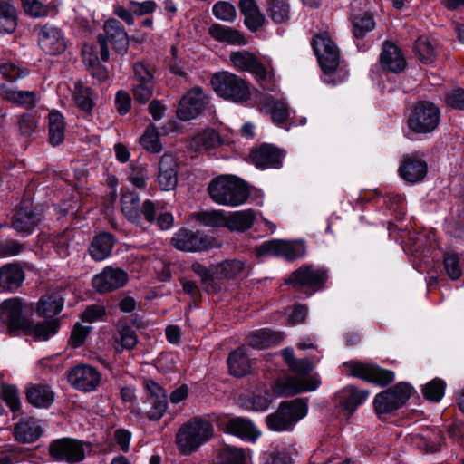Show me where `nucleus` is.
<instances>
[{
  "label": "nucleus",
  "instance_id": "nucleus-1",
  "mask_svg": "<svg viewBox=\"0 0 464 464\" xmlns=\"http://www.w3.org/2000/svg\"><path fill=\"white\" fill-rule=\"evenodd\" d=\"M311 44L324 72V82L333 85L343 82L348 77V72L340 66V52L330 35L319 34Z\"/></svg>",
  "mask_w": 464,
  "mask_h": 464
},
{
  "label": "nucleus",
  "instance_id": "nucleus-2",
  "mask_svg": "<svg viewBox=\"0 0 464 464\" xmlns=\"http://www.w3.org/2000/svg\"><path fill=\"white\" fill-rule=\"evenodd\" d=\"M289 369L299 376L278 379L272 386L275 395L292 396L303 392L315 391L321 385L318 376H306L314 369V363L308 359H295Z\"/></svg>",
  "mask_w": 464,
  "mask_h": 464
},
{
  "label": "nucleus",
  "instance_id": "nucleus-3",
  "mask_svg": "<svg viewBox=\"0 0 464 464\" xmlns=\"http://www.w3.org/2000/svg\"><path fill=\"white\" fill-rule=\"evenodd\" d=\"M214 427L206 418L196 416L183 423L175 436V443L180 454L190 455L211 440Z\"/></svg>",
  "mask_w": 464,
  "mask_h": 464
},
{
  "label": "nucleus",
  "instance_id": "nucleus-4",
  "mask_svg": "<svg viewBox=\"0 0 464 464\" xmlns=\"http://www.w3.org/2000/svg\"><path fill=\"white\" fill-rule=\"evenodd\" d=\"M208 190L211 199L223 206L237 207L246 203L249 198L246 184L240 179L230 175H221L214 179Z\"/></svg>",
  "mask_w": 464,
  "mask_h": 464
},
{
  "label": "nucleus",
  "instance_id": "nucleus-5",
  "mask_svg": "<svg viewBox=\"0 0 464 464\" xmlns=\"http://www.w3.org/2000/svg\"><path fill=\"white\" fill-rule=\"evenodd\" d=\"M308 411L307 401L297 398L283 401L278 409L266 416V423L270 430L276 432L289 431L295 424L304 419Z\"/></svg>",
  "mask_w": 464,
  "mask_h": 464
},
{
  "label": "nucleus",
  "instance_id": "nucleus-6",
  "mask_svg": "<svg viewBox=\"0 0 464 464\" xmlns=\"http://www.w3.org/2000/svg\"><path fill=\"white\" fill-rule=\"evenodd\" d=\"M211 85L217 95L227 101L241 103L250 98L249 83L229 72L215 73L211 78Z\"/></svg>",
  "mask_w": 464,
  "mask_h": 464
},
{
  "label": "nucleus",
  "instance_id": "nucleus-7",
  "mask_svg": "<svg viewBox=\"0 0 464 464\" xmlns=\"http://www.w3.org/2000/svg\"><path fill=\"white\" fill-rule=\"evenodd\" d=\"M440 111L439 107L428 101H420L414 104L408 119V128L417 134H429L439 126Z\"/></svg>",
  "mask_w": 464,
  "mask_h": 464
},
{
  "label": "nucleus",
  "instance_id": "nucleus-8",
  "mask_svg": "<svg viewBox=\"0 0 464 464\" xmlns=\"http://www.w3.org/2000/svg\"><path fill=\"white\" fill-rule=\"evenodd\" d=\"M120 201L121 212L129 222L138 227H142L144 221L149 225L154 223L157 207L151 200L146 199L140 205L138 195L133 192H125L121 195Z\"/></svg>",
  "mask_w": 464,
  "mask_h": 464
},
{
  "label": "nucleus",
  "instance_id": "nucleus-9",
  "mask_svg": "<svg viewBox=\"0 0 464 464\" xmlns=\"http://www.w3.org/2000/svg\"><path fill=\"white\" fill-rule=\"evenodd\" d=\"M104 32L105 35L98 36L101 60L106 62L110 57L108 43L113 46L116 53L124 54L129 47V36L121 23L115 19L107 21L104 24Z\"/></svg>",
  "mask_w": 464,
  "mask_h": 464
},
{
  "label": "nucleus",
  "instance_id": "nucleus-10",
  "mask_svg": "<svg viewBox=\"0 0 464 464\" xmlns=\"http://www.w3.org/2000/svg\"><path fill=\"white\" fill-rule=\"evenodd\" d=\"M411 389L406 382L396 385L379 392L373 400V407L377 415L391 413L402 407L411 397Z\"/></svg>",
  "mask_w": 464,
  "mask_h": 464
},
{
  "label": "nucleus",
  "instance_id": "nucleus-11",
  "mask_svg": "<svg viewBox=\"0 0 464 464\" xmlns=\"http://www.w3.org/2000/svg\"><path fill=\"white\" fill-rule=\"evenodd\" d=\"M256 252L258 256H273L292 262L304 257L306 254V247L301 240L274 239L263 242L256 248Z\"/></svg>",
  "mask_w": 464,
  "mask_h": 464
},
{
  "label": "nucleus",
  "instance_id": "nucleus-12",
  "mask_svg": "<svg viewBox=\"0 0 464 464\" xmlns=\"http://www.w3.org/2000/svg\"><path fill=\"white\" fill-rule=\"evenodd\" d=\"M327 278L328 275L325 269L313 266H303L293 272L285 279V283L292 285L296 291H301L304 288L312 290L306 292L307 295H311L312 292L322 288Z\"/></svg>",
  "mask_w": 464,
  "mask_h": 464
},
{
  "label": "nucleus",
  "instance_id": "nucleus-13",
  "mask_svg": "<svg viewBox=\"0 0 464 464\" xmlns=\"http://www.w3.org/2000/svg\"><path fill=\"white\" fill-rule=\"evenodd\" d=\"M173 246L183 252H204L219 246L214 237H209L199 231L181 228L171 238Z\"/></svg>",
  "mask_w": 464,
  "mask_h": 464
},
{
  "label": "nucleus",
  "instance_id": "nucleus-14",
  "mask_svg": "<svg viewBox=\"0 0 464 464\" xmlns=\"http://www.w3.org/2000/svg\"><path fill=\"white\" fill-rule=\"evenodd\" d=\"M49 454L56 461L73 464L84 459L85 449L81 440L63 438L50 444Z\"/></svg>",
  "mask_w": 464,
  "mask_h": 464
},
{
  "label": "nucleus",
  "instance_id": "nucleus-15",
  "mask_svg": "<svg viewBox=\"0 0 464 464\" xmlns=\"http://www.w3.org/2000/svg\"><path fill=\"white\" fill-rule=\"evenodd\" d=\"M350 374L376 383L380 386H386L394 381L395 374L392 371L386 370L375 364H368L358 362L345 363Z\"/></svg>",
  "mask_w": 464,
  "mask_h": 464
},
{
  "label": "nucleus",
  "instance_id": "nucleus-16",
  "mask_svg": "<svg viewBox=\"0 0 464 464\" xmlns=\"http://www.w3.org/2000/svg\"><path fill=\"white\" fill-rule=\"evenodd\" d=\"M101 373L98 370L88 364H79L67 372V380L72 387L84 392L95 391L101 382Z\"/></svg>",
  "mask_w": 464,
  "mask_h": 464
},
{
  "label": "nucleus",
  "instance_id": "nucleus-17",
  "mask_svg": "<svg viewBox=\"0 0 464 464\" xmlns=\"http://www.w3.org/2000/svg\"><path fill=\"white\" fill-rule=\"evenodd\" d=\"M208 103V98L201 88L189 90L180 100L177 116L182 121H190L203 112Z\"/></svg>",
  "mask_w": 464,
  "mask_h": 464
},
{
  "label": "nucleus",
  "instance_id": "nucleus-18",
  "mask_svg": "<svg viewBox=\"0 0 464 464\" xmlns=\"http://www.w3.org/2000/svg\"><path fill=\"white\" fill-rule=\"evenodd\" d=\"M23 301L20 297H12L0 304V321L10 333L23 330L28 320L23 315Z\"/></svg>",
  "mask_w": 464,
  "mask_h": 464
},
{
  "label": "nucleus",
  "instance_id": "nucleus-19",
  "mask_svg": "<svg viewBox=\"0 0 464 464\" xmlns=\"http://www.w3.org/2000/svg\"><path fill=\"white\" fill-rule=\"evenodd\" d=\"M43 219V211L31 204L24 203L12 218V227L17 232L24 235L31 234Z\"/></svg>",
  "mask_w": 464,
  "mask_h": 464
},
{
  "label": "nucleus",
  "instance_id": "nucleus-20",
  "mask_svg": "<svg viewBox=\"0 0 464 464\" xmlns=\"http://www.w3.org/2000/svg\"><path fill=\"white\" fill-rule=\"evenodd\" d=\"M128 274L121 268L106 266L92 279V286L99 293H108L125 285Z\"/></svg>",
  "mask_w": 464,
  "mask_h": 464
},
{
  "label": "nucleus",
  "instance_id": "nucleus-21",
  "mask_svg": "<svg viewBox=\"0 0 464 464\" xmlns=\"http://www.w3.org/2000/svg\"><path fill=\"white\" fill-rule=\"evenodd\" d=\"M39 47L49 55H59L66 49L63 33L51 24L44 25L38 33Z\"/></svg>",
  "mask_w": 464,
  "mask_h": 464
},
{
  "label": "nucleus",
  "instance_id": "nucleus-22",
  "mask_svg": "<svg viewBox=\"0 0 464 464\" xmlns=\"http://www.w3.org/2000/svg\"><path fill=\"white\" fill-rule=\"evenodd\" d=\"M284 152L278 148L263 144L253 150L250 154L252 162L259 169H279L283 165Z\"/></svg>",
  "mask_w": 464,
  "mask_h": 464
},
{
  "label": "nucleus",
  "instance_id": "nucleus-23",
  "mask_svg": "<svg viewBox=\"0 0 464 464\" xmlns=\"http://www.w3.org/2000/svg\"><path fill=\"white\" fill-rule=\"evenodd\" d=\"M427 172V162L417 154L404 156L399 167L400 176L410 183L421 181Z\"/></svg>",
  "mask_w": 464,
  "mask_h": 464
},
{
  "label": "nucleus",
  "instance_id": "nucleus-24",
  "mask_svg": "<svg viewBox=\"0 0 464 464\" xmlns=\"http://www.w3.org/2000/svg\"><path fill=\"white\" fill-rule=\"evenodd\" d=\"M0 91L3 99L25 109L34 108L40 100L38 92L18 90L7 82L0 85Z\"/></svg>",
  "mask_w": 464,
  "mask_h": 464
},
{
  "label": "nucleus",
  "instance_id": "nucleus-25",
  "mask_svg": "<svg viewBox=\"0 0 464 464\" xmlns=\"http://www.w3.org/2000/svg\"><path fill=\"white\" fill-rule=\"evenodd\" d=\"M25 279V273L17 262H10L0 266V289L4 292L17 291Z\"/></svg>",
  "mask_w": 464,
  "mask_h": 464
},
{
  "label": "nucleus",
  "instance_id": "nucleus-26",
  "mask_svg": "<svg viewBox=\"0 0 464 464\" xmlns=\"http://www.w3.org/2000/svg\"><path fill=\"white\" fill-rule=\"evenodd\" d=\"M230 61L237 69L251 72L260 80L266 77V70L265 66L253 53L249 52H232L230 54Z\"/></svg>",
  "mask_w": 464,
  "mask_h": 464
},
{
  "label": "nucleus",
  "instance_id": "nucleus-27",
  "mask_svg": "<svg viewBox=\"0 0 464 464\" xmlns=\"http://www.w3.org/2000/svg\"><path fill=\"white\" fill-rule=\"evenodd\" d=\"M370 392L366 390H358L354 386H347L339 391L336 394L339 406L351 416L357 408L369 397Z\"/></svg>",
  "mask_w": 464,
  "mask_h": 464
},
{
  "label": "nucleus",
  "instance_id": "nucleus-28",
  "mask_svg": "<svg viewBox=\"0 0 464 464\" xmlns=\"http://www.w3.org/2000/svg\"><path fill=\"white\" fill-rule=\"evenodd\" d=\"M380 63L382 69L395 73L402 72L406 67V60L401 50L389 41L382 44Z\"/></svg>",
  "mask_w": 464,
  "mask_h": 464
},
{
  "label": "nucleus",
  "instance_id": "nucleus-29",
  "mask_svg": "<svg viewBox=\"0 0 464 464\" xmlns=\"http://www.w3.org/2000/svg\"><path fill=\"white\" fill-rule=\"evenodd\" d=\"M159 184L163 190H170L177 185V162L170 154H164L159 162Z\"/></svg>",
  "mask_w": 464,
  "mask_h": 464
},
{
  "label": "nucleus",
  "instance_id": "nucleus-30",
  "mask_svg": "<svg viewBox=\"0 0 464 464\" xmlns=\"http://www.w3.org/2000/svg\"><path fill=\"white\" fill-rule=\"evenodd\" d=\"M219 143V134L214 129L206 128L191 137L187 148L188 151L198 153L215 148Z\"/></svg>",
  "mask_w": 464,
  "mask_h": 464
},
{
  "label": "nucleus",
  "instance_id": "nucleus-31",
  "mask_svg": "<svg viewBox=\"0 0 464 464\" xmlns=\"http://www.w3.org/2000/svg\"><path fill=\"white\" fill-rule=\"evenodd\" d=\"M26 398L34 407L47 409L53 403L55 393L48 384L36 383L27 388Z\"/></svg>",
  "mask_w": 464,
  "mask_h": 464
},
{
  "label": "nucleus",
  "instance_id": "nucleus-32",
  "mask_svg": "<svg viewBox=\"0 0 464 464\" xmlns=\"http://www.w3.org/2000/svg\"><path fill=\"white\" fill-rule=\"evenodd\" d=\"M226 431L252 442L261 434L250 420L242 417L230 419L226 425Z\"/></svg>",
  "mask_w": 464,
  "mask_h": 464
},
{
  "label": "nucleus",
  "instance_id": "nucleus-33",
  "mask_svg": "<svg viewBox=\"0 0 464 464\" xmlns=\"http://www.w3.org/2000/svg\"><path fill=\"white\" fill-rule=\"evenodd\" d=\"M115 244L114 237L108 232H102L95 236L89 246L91 257L101 262L105 260L111 253Z\"/></svg>",
  "mask_w": 464,
  "mask_h": 464
},
{
  "label": "nucleus",
  "instance_id": "nucleus-34",
  "mask_svg": "<svg viewBox=\"0 0 464 464\" xmlns=\"http://www.w3.org/2000/svg\"><path fill=\"white\" fill-rule=\"evenodd\" d=\"M283 339V333L265 328L250 334L247 337V343L255 349L263 350L280 343Z\"/></svg>",
  "mask_w": 464,
  "mask_h": 464
},
{
  "label": "nucleus",
  "instance_id": "nucleus-35",
  "mask_svg": "<svg viewBox=\"0 0 464 464\" xmlns=\"http://www.w3.org/2000/svg\"><path fill=\"white\" fill-rule=\"evenodd\" d=\"M63 296L61 291H53L43 296L37 303V314L44 317L58 314L63 307Z\"/></svg>",
  "mask_w": 464,
  "mask_h": 464
},
{
  "label": "nucleus",
  "instance_id": "nucleus-36",
  "mask_svg": "<svg viewBox=\"0 0 464 464\" xmlns=\"http://www.w3.org/2000/svg\"><path fill=\"white\" fill-rule=\"evenodd\" d=\"M255 219L256 214L252 209L235 211L226 216L225 227L230 231L244 232L252 227Z\"/></svg>",
  "mask_w": 464,
  "mask_h": 464
},
{
  "label": "nucleus",
  "instance_id": "nucleus-37",
  "mask_svg": "<svg viewBox=\"0 0 464 464\" xmlns=\"http://www.w3.org/2000/svg\"><path fill=\"white\" fill-rule=\"evenodd\" d=\"M208 34L215 40L227 43L231 45L246 44V38L238 30L221 25L219 24H212L208 29Z\"/></svg>",
  "mask_w": 464,
  "mask_h": 464
},
{
  "label": "nucleus",
  "instance_id": "nucleus-38",
  "mask_svg": "<svg viewBox=\"0 0 464 464\" xmlns=\"http://www.w3.org/2000/svg\"><path fill=\"white\" fill-rule=\"evenodd\" d=\"M115 349L121 353L123 350H132L138 343V337L135 330L126 323L119 324L113 334Z\"/></svg>",
  "mask_w": 464,
  "mask_h": 464
},
{
  "label": "nucleus",
  "instance_id": "nucleus-39",
  "mask_svg": "<svg viewBox=\"0 0 464 464\" xmlns=\"http://www.w3.org/2000/svg\"><path fill=\"white\" fill-rule=\"evenodd\" d=\"M227 365L231 374L242 377L250 372L251 362L244 347L232 351L227 358Z\"/></svg>",
  "mask_w": 464,
  "mask_h": 464
},
{
  "label": "nucleus",
  "instance_id": "nucleus-40",
  "mask_svg": "<svg viewBox=\"0 0 464 464\" xmlns=\"http://www.w3.org/2000/svg\"><path fill=\"white\" fill-rule=\"evenodd\" d=\"M239 10L245 16V24L251 31H256L264 24L265 16L255 0H241Z\"/></svg>",
  "mask_w": 464,
  "mask_h": 464
},
{
  "label": "nucleus",
  "instance_id": "nucleus-41",
  "mask_svg": "<svg viewBox=\"0 0 464 464\" xmlns=\"http://www.w3.org/2000/svg\"><path fill=\"white\" fill-rule=\"evenodd\" d=\"M82 56L90 74L99 82H105L109 77V73L106 67L100 63L97 51L92 46L84 45Z\"/></svg>",
  "mask_w": 464,
  "mask_h": 464
},
{
  "label": "nucleus",
  "instance_id": "nucleus-42",
  "mask_svg": "<svg viewBox=\"0 0 464 464\" xmlns=\"http://www.w3.org/2000/svg\"><path fill=\"white\" fill-rule=\"evenodd\" d=\"M260 105L264 111L271 114L272 121L276 124L286 122L290 116L287 105L283 101L276 100L271 96L265 97Z\"/></svg>",
  "mask_w": 464,
  "mask_h": 464
},
{
  "label": "nucleus",
  "instance_id": "nucleus-43",
  "mask_svg": "<svg viewBox=\"0 0 464 464\" xmlns=\"http://www.w3.org/2000/svg\"><path fill=\"white\" fill-rule=\"evenodd\" d=\"M14 437L23 443H31L37 440L41 434L42 429L38 422L34 420L28 419L18 422L14 426Z\"/></svg>",
  "mask_w": 464,
  "mask_h": 464
},
{
  "label": "nucleus",
  "instance_id": "nucleus-44",
  "mask_svg": "<svg viewBox=\"0 0 464 464\" xmlns=\"http://www.w3.org/2000/svg\"><path fill=\"white\" fill-rule=\"evenodd\" d=\"M59 323L56 320L45 321L36 324L28 321L27 326L23 331L28 335L34 336L36 341H47L57 333Z\"/></svg>",
  "mask_w": 464,
  "mask_h": 464
},
{
  "label": "nucleus",
  "instance_id": "nucleus-45",
  "mask_svg": "<svg viewBox=\"0 0 464 464\" xmlns=\"http://www.w3.org/2000/svg\"><path fill=\"white\" fill-rule=\"evenodd\" d=\"M146 409L141 411L140 410H134L132 412L138 416L147 418L151 421L160 420L165 414L168 409V398L167 399H146L145 401Z\"/></svg>",
  "mask_w": 464,
  "mask_h": 464
},
{
  "label": "nucleus",
  "instance_id": "nucleus-46",
  "mask_svg": "<svg viewBox=\"0 0 464 464\" xmlns=\"http://www.w3.org/2000/svg\"><path fill=\"white\" fill-rule=\"evenodd\" d=\"M74 102L86 116H90L94 107V94L90 87L81 82L75 84Z\"/></svg>",
  "mask_w": 464,
  "mask_h": 464
},
{
  "label": "nucleus",
  "instance_id": "nucleus-47",
  "mask_svg": "<svg viewBox=\"0 0 464 464\" xmlns=\"http://www.w3.org/2000/svg\"><path fill=\"white\" fill-rule=\"evenodd\" d=\"M64 119L58 111L49 113V140L53 146L59 145L64 140Z\"/></svg>",
  "mask_w": 464,
  "mask_h": 464
},
{
  "label": "nucleus",
  "instance_id": "nucleus-48",
  "mask_svg": "<svg viewBox=\"0 0 464 464\" xmlns=\"http://www.w3.org/2000/svg\"><path fill=\"white\" fill-rule=\"evenodd\" d=\"M17 26L15 8L7 3L0 2V34H13Z\"/></svg>",
  "mask_w": 464,
  "mask_h": 464
},
{
  "label": "nucleus",
  "instance_id": "nucleus-49",
  "mask_svg": "<svg viewBox=\"0 0 464 464\" xmlns=\"http://www.w3.org/2000/svg\"><path fill=\"white\" fill-rule=\"evenodd\" d=\"M352 32L354 37L362 38L375 27L372 15L369 13L351 15Z\"/></svg>",
  "mask_w": 464,
  "mask_h": 464
},
{
  "label": "nucleus",
  "instance_id": "nucleus-50",
  "mask_svg": "<svg viewBox=\"0 0 464 464\" xmlns=\"http://www.w3.org/2000/svg\"><path fill=\"white\" fill-rule=\"evenodd\" d=\"M268 16L276 24L285 23L290 18V5L287 0H266Z\"/></svg>",
  "mask_w": 464,
  "mask_h": 464
},
{
  "label": "nucleus",
  "instance_id": "nucleus-51",
  "mask_svg": "<svg viewBox=\"0 0 464 464\" xmlns=\"http://www.w3.org/2000/svg\"><path fill=\"white\" fill-rule=\"evenodd\" d=\"M192 271L200 277L203 290L207 293H217L219 290L218 285L214 278V272L204 265L195 262L191 266Z\"/></svg>",
  "mask_w": 464,
  "mask_h": 464
},
{
  "label": "nucleus",
  "instance_id": "nucleus-52",
  "mask_svg": "<svg viewBox=\"0 0 464 464\" xmlns=\"http://www.w3.org/2000/svg\"><path fill=\"white\" fill-rule=\"evenodd\" d=\"M192 271L200 277L203 290L207 293H217L219 290L218 285L214 278V272L204 265L195 262L191 266Z\"/></svg>",
  "mask_w": 464,
  "mask_h": 464
},
{
  "label": "nucleus",
  "instance_id": "nucleus-53",
  "mask_svg": "<svg viewBox=\"0 0 464 464\" xmlns=\"http://www.w3.org/2000/svg\"><path fill=\"white\" fill-rule=\"evenodd\" d=\"M140 145L148 151L159 153L162 150V144L154 124H150L140 138Z\"/></svg>",
  "mask_w": 464,
  "mask_h": 464
},
{
  "label": "nucleus",
  "instance_id": "nucleus-54",
  "mask_svg": "<svg viewBox=\"0 0 464 464\" xmlns=\"http://www.w3.org/2000/svg\"><path fill=\"white\" fill-rule=\"evenodd\" d=\"M194 218L205 227H225L226 215L221 210L197 212L194 214Z\"/></svg>",
  "mask_w": 464,
  "mask_h": 464
},
{
  "label": "nucleus",
  "instance_id": "nucleus-55",
  "mask_svg": "<svg viewBox=\"0 0 464 464\" xmlns=\"http://www.w3.org/2000/svg\"><path fill=\"white\" fill-rule=\"evenodd\" d=\"M244 262L237 259L226 260L217 266L216 273L219 277L233 278L241 275L244 272Z\"/></svg>",
  "mask_w": 464,
  "mask_h": 464
},
{
  "label": "nucleus",
  "instance_id": "nucleus-56",
  "mask_svg": "<svg viewBox=\"0 0 464 464\" xmlns=\"http://www.w3.org/2000/svg\"><path fill=\"white\" fill-rule=\"evenodd\" d=\"M245 452L237 448L227 446L218 455L216 464H246Z\"/></svg>",
  "mask_w": 464,
  "mask_h": 464
},
{
  "label": "nucleus",
  "instance_id": "nucleus-57",
  "mask_svg": "<svg viewBox=\"0 0 464 464\" xmlns=\"http://www.w3.org/2000/svg\"><path fill=\"white\" fill-rule=\"evenodd\" d=\"M0 73L8 81L7 83L12 84L18 79L24 78L29 74L26 68H22L16 63L10 61H3L0 63Z\"/></svg>",
  "mask_w": 464,
  "mask_h": 464
},
{
  "label": "nucleus",
  "instance_id": "nucleus-58",
  "mask_svg": "<svg viewBox=\"0 0 464 464\" xmlns=\"http://www.w3.org/2000/svg\"><path fill=\"white\" fill-rule=\"evenodd\" d=\"M446 383L443 380L435 378L422 388L424 397L433 402H439L444 396Z\"/></svg>",
  "mask_w": 464,
  "mask_h": 464
},
{
  "label": "nucleus",
  "instance_id": "nucleus-59",
  "mask_svg": "<svg viewBox=\"0 0 464 464\" xmlns=\"http://www.w3.org/2000/svg\"><path fill=\"white\" fill-rule=\"evenodd\" d=\"M415 51L425 63H432L436 56L435 45L426 37H419L415 43Z\"/></svg>",
  "mask_w": 464,
  "mask_h": 464
},
{
  "label": "nucleus",
  "instance_id": "nucleus-60",
  "mask_svg": "<svg viewBox=\"0 0 464 464\" xmlns=\"http://www.w3.org/2000/svg\"><path fill=\"white\" fill-rule=\"evenodd\" d=\"M213 15L225 22H233L237 17L236 8L232 4L227 1L216 3L212 8Z\"/></svg>",
  "mask_w": 464,
  "mask_h": 464
},
{
  "label": "nucleus",
  "instance_id": "nucleus-61",
  "mask_svg": "<svg viewBox=\"0 0 464 464\" xmlns=\"http://www.w3.org/2000/svg\"><path fill=\"white\" fill-rule=\"evenodd\" d=\"M26 14L33 17H44L53 11V7L43 5L39 0H22Z\"/></svg>",
  "mask_w": 464,
  "mask_h": 464
},
{
  "label": "nucleus",
  "instance_id": "nucleus-62",
  "mask_svg": "<svg viewBox=\"0 0 464 464\" xmlns=\"http://www.w3.org/2000/svg\"><path fill=\"white\" fill-rule=\"evenodd\" d=\"M1 395L13 412H16L20 410V399L17 388L14 385L3 386Z\"/></svg>",
  "mask_w": 464,
  "mask_h": 464
},
{
  "label": "nucleus",
  "instance_id": "nucleus-63",
  "mask_svg": "<svg viewBox=\"0 0 464 464\" xmlns=\"http://www.w3.org/2000/svg\"><path fill=\"white\" fill-rule=\"evenodd\" d=\"M25 250V245L14 240L5 239L0 241V256L1 257H12L18 256Z\"/></svg>",
  "mask_w": 464,
  "mask_h": 464
},
{
  "label": "nucleus",
  "instance_id": "nucleus-64",
  "mask_svg": "<svg viewBox=\"0 0 464 464\" xmlns=\"http://www.w3.org/2000/svg\"><path fill=\"white\" fill-rule=\"evenodd\" d=\"M153 82L134 83L132 88L133 97L136 102L144 104L153 94Z\"/></svg>",
  "mask_w": 464,
  "mask_h": 464
}]
</instances>
